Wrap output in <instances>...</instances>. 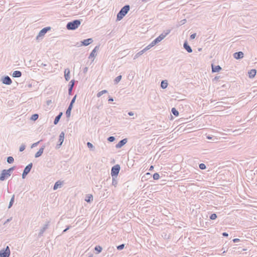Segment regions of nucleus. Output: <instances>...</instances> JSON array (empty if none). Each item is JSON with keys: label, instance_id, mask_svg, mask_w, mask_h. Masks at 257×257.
I'll return each instance as SVG.
<instances>
[{"label": "nucleus", "instance_id": "43", "mask_svg": "<svg viewBox=\"0 0 257 257\" xmlns=\"http://www.w3.org/2000/svg\"><path fill=\"white\" fill-rule=\"evenodd\" d=\"M209 218L211 220H214L217 218V215L215 213H213L210 215Z\"/></svg>", "mask_w": 257, "mask_h": 257}, {"label": "nucleus", "instance_id": "40", "mask_svg": "<svg viewBox=\"0 0 257 257\" xmlns=\"http://www.w3.org/2000/svg\"><path fill=\"white\" fill-rule=\"evenodd\" d=\"M115 138L113 136L109 137L107 138V141L109 142H113V141H115Z\"/></svg>", "mask_w": 257, "mask_h": 257}, {"label": "nucleus", "instance_id": "12", "mask_svg": "<svg viewBox=\"0 0 257 257\" xmlns=\"http://www.w3.org/2000/svg\"><path fill=\"white\" fill-rule=\"evenodd\" d=\"M244 54L241 51L235 52L233 54V57L236 59H240L243 57Z\"/></svg>", "mask_w": 257, "mask_h": 257}, {"label": "nucleus", "instance_id": "62", "mask_svg": "<svg viewBox=\"0 0 257 257\" xmlns=\"http://www.w3.org/2000/svg\"><path fill=\"white\" fill-rule=\"evenodd\" d=\"M225 132H226V135H227L228 134H229L230 131H229V130H227L225 131Z\"/></svg>", "mask_w": 257, "mask_h": 257}, {"label": "nucleus", "instance_id": "63", "mask_svg": "<svg viewBox=\"0 0 257 257\" xmlns=\"http://www.w3.org/2000/svg\"><path fill=\"white\" fill-rule=\"evenodd\" d=\"M87 67H85L84 70H83V72L85 73V72H86L87 71Z\"/></svg>", "mask_w": 257, "mask_h": 257}, {"label": "nucleus", "instance_id": "37", "mask_svg": "<svg viewBox=\"0 0 257 257\" xmlns=\"http://www.w3.org/2000/svg\"><path fill=\"white\" fill-rule=\"evenodd\" d=\"M240 240L238 238H234L233 239L232 241H230L229 242H228V245H231V242L232 241L233 243H237V242H240Z\"/></svg>", "mask_w": 257, "mask_h": 257}, {"label": "nucleus", "instance_id": "41", "mask_svg": "<svg viewBox=\"0 0 257 257\" xmlns=\"http://www.w3.org/2000/svg\"><path fill=\"white\" fill-rule=\"evenodd\" d=\"M199 168L201 170H204L206 168V165L203 163H201L199 165Z\"/></svg>", "mask_w": 257, "mask_h": 257}, {"label": "nucleus", "instance_id": "29", "mask_svg": "<svg viewBox=\"0 0 257 257\" xmlns=\"http://www.w3.org/2000/svg\"><path fill=\"white\" fill-rule=\"evenodd\" d=\"M112 185L114 186V187H116L117 184V177H115L114 176H112Z\"/></svg>", "mask_w": 257, "mask_h": 257}, {"label": "nucleus", "instance_id": "5", "mask_svg": "<svg viewBox=\"0 0 257 257\" xmlns=\"http://www.w3.org/2000/svg\"><path fill=\"white\" fill-rule=\"evenodd\" d=\"M10 253V248L7 246L6 248L0 250V257H9Z\"/></svg>", "mask_w": 257, "mask_h": 257}, {"label": "nucleus", "instance_id": "59", "mask_svg": "<svg viewBox=\"0 0 257 257\" xmlns=\"http://www.w3.org/2000/svg\"><path fill=\"white\" fill-rule=\"evenodd\" d=\"M161 35H163V39H164L167 36V35H166V33L164 32H163V33H162Z\"/></svg>", "mask_w": 257, "mask_h": 257}, {"label": "nucleus", "instance_id": "24", "mask_svg": "<svg viewBox=\"0 0 257 257\" xmlns=\"http://www.w3.org/2000/svg\"><path fill=\"white\" fill-rule=\"evenodd\" d=\"M256 73V70L255 69H251L248 72L249 77L251 78H253Z\"/></svg>", "mask_w": 257, "mask_h": 257}, {"label": "nucleus", "instance_id": "50", "mask_svg": "<svg viewBox=\"0 0 257 257\" xmlns=\"http://www.w3.org/2000/svg\"><path fill=\"white\" fill-rule=\"evenodd\" d=\"M196 36V33H194V34H191V36H190V39H191V40H192V39H195V38Z\"/></svg>", "mask_w": 257, "mask_h": 257}, {"label": "nucleus", "instance_id": "27", "mask_svg": "<svg viewBox=\"0 0 257 257\" xmlns=\"http://www.w3.org/2000/svg\"><path fill=\"white\" fill-rule=\"evenodd\" d=\"M168 84V82L167 80H163L161 82V87L162 89H165L167 87Z\"/></svg>", "mask_w": 257, "mask_h": 257}, {"label": "nucleus", "instance_id": "44", "mask_svg": "<svg viewBox=\"0 0 257 257\" xmlns=\"http://www.w3.org/2000/svg\"><path fill=\"white\" fill-rule=\"evenodd\" d=\"M87 146L88 147V148L92 150H93V149L94 148L93 145L90 142L87 143Z\"/></svg>", "mask_w": 257, "mask_h": 257}, {"label": "nucleus", "instance_id": "60", "mask_svg": "<svg viewBox=\"0 0 257 257\" xmlns=\"http://www.w3.org/2000/svg\"><path fill=\"white\" fill-rule=\"evenodd\" d=\"M73 87L74 86L72 84H70V83H69L68 88H71L73 89Z\"/></svg>", "mask_w": 257, "mask_h": 257}, {"label": "nucleus", "instance_id": "21", "mask_svg": "<svg viewBox=\"0 0 257 257\" xmlns=\"http://www.w3.org/2000/svg\"><path fill=\"white\" fill-rule=\"evenodd\" d=\"M33 167V164L31 163L30 164H28L26 167L25 168L24 171L28 173L29 174L30 172L31 171L32 168Z\"/></svg>", "mask_w": 257, "mask_h": 257}, {"label": "nucleus", "instance_id": "46", "mask_svg": "<svg viewBox=\"0 0 257 257\" xmlns=\"http://www.w3.org/2000/svg\"><path fill=\"white\" fill-rule=\"evenodd\" d=\"M26 148V146L24 144H22L20 147V149H19V151L20 152H23Z\"/></svg>", "mask_w": 257, "mask_h": 257}, {"label": "nucleus", "instance_id": "14", "mask_svg": "<svg viewBox=\"0 0 257 257\" xmlns=\"http://www.w3.org/2000/svg\"><path fill=\"white\" fill-rule=\"evenodd\" d=\"M98 49H99V46H95V48H94V49L90 53L89 56V58L95 57L96 55V51Z\"/></svg>", "mask_w": 257, "mask_h": 257}, {"label": "nucleus", "instance_id": "51", "mask_svg": "<svg viewBox=\"0 0 257 257\" xmlns=\"http://www.w3.org/2000/svg\"><path fill=\"white\" fill-rule=\"evenodd\" d=\"M39 64L41 66H43L44 67L47 66L46 64H44L43 63L41 62L40 61L38 62V65H39Z\"/></svg>", "mask_w": 257, "mask_h": 257}, {"label": "nucleus", "instance_id": "57", "mask_svg": "<svg viewBox=\"0 0 257 257\" xmlns=\"http://www.w3.org/2000/svg\"><path fill=\"white\" fill-rule=\"evenodd\" d=\"M128 114L130 116H133V115H134V113L133 111H130V112H128Z\"/></svg>", "mask_w": 257, "mask_h": 257}, {"label": "nucleus", "instance_id": "22", "mask_svg": "<svg viewBox=\"0 0 257 257\" xmlns=\"http://www.w3.org/2000/svg\"><path fill=\"white\" fill-rule=\"evenodd\" d=\"M163 39V35H160L159 36H158L157 38H156L155 40L153 41L154 43L156 45L158 43H159L160 42H161Z\"/></svg>", "mask_w": 257, "mask_h": 257}, {"label": "nucleus", "instance_id": "54", "mask_svg": "<svg viewBox=\"0 0 257 257\" xmlns=\"http://www.w3.org/2000/svg\"><path fill=\"white\" fill-rule=\"evenodd\" d=\"M72 88H68V94L69 95H72Z\"/></svg>", "mask_w": 257, "mask_h": 257}, {"label": "nucleus", "instance_id": "6", "mask_svg": "<svg viewBox=\"0 0 257 257\" xmlns=\"http://www.w3.org/2000/svg\"><path fill=\"white\" fill-rule=\"evenodd\" d=\"M51 28L50 27H47L42 29L39 33L38 36L36 37V39L38 40L40 37L44 36L45 34L50 30Z\"/></svg>", "mask_w": 257, "mask_h": 257}, {"label": "nucleus", "instance_id": "45", "mask_svg": "<svg viewBox=\"0 0 257 257\" xmlns=\"http://www.w3.org/2000/svg\"><path fill=\"white\" fill-rule=\"evenodd\" d=\"M124 247V244H121L116 246V248L118 250H121Z\"/></svg>", "mask_w": 257, "mask_h": 257}, {"label": "nucleus", "instance_id": "20", "mask_svg": "<svg viewBox=\"0 0 257 257\" xmlns=\"http://www.w3.org/2000/svg\"><path fill=\"white\" fill-rule=\"evenodd\" d=\"M221 69V67L219 65L214 66L212 64V72H217Z\"/></svg>", "mask_w": 257, "mask_h": 257}, {"label": "nucleus", "instance_id": "55", "mask_svg": "<svg viewBox=\"0 0 257 257\" xmlns=\"http://www.w3.org/2000/svg\"><path fill=\"white\" fill-rule=\"evenodd\" d=\"M40 141L37 142V143H35L34 144H33L32 146V147H36V146H37V145L39 143Z\"/></svg>", "mask_w": 257, "mask_h": 257}, {"label": "nucleus", "instance_id": "58", "mask_svg": "<svg viewBox=\"0 0 257 257\" xmlns=\"http://www.w3.org/2000/svg\"><path fill=\"white\" fill-rule=\"evenodd\" d=\"M108 101H113V98L111 97H109Z\"/></svg>", "mask_w": 257, "mask_h": 257}, {"label": "nucleus", "instance_id": "9", "mask_svg": "<svg viewBox=\"0 0 257 257\" xmlns=\"http://www.w3.org/2000/svg\"><path fill=\"white\" fill-rule=\"evenodd\" d=\"M9 176H10V174H9L6 169H4L2 171V173L0 176V180L4 181Z\"/></svg>", "mask_w": 257, "mask_h": 257}, {"label": "nucleus", "instance_id": "8", "mask_svg": "<svg viewBox=\"0 0 257 257\" xmlns=\"http://www.w3.org/2000/svg\"><path fill=\"white\" fill-rule=\"evenodd\" d=\"M64 136H65L64 133L63 132H62L59 136L58 144L56 146L57 148H59L60 147V146L62 145V144L64 141Z\"/></svg>", "mask_w": 257, "mask_h": 257}, {"label": "nucleus", "instance_id": "13", "mask_svg": "<svg viewBox=\"0 0 257 257\" xmlns=\"http://www.w3.org/2000/svg\"><path fill=\"white\" fill-rule=\"evenodd\" d=\"M183 47L188 53L192 52V49L191 47L189 45L187 41H185L184 43Z\"/></svg>", "mask_w": 257, "mask_h": 257}, {"label": "nucleus", "instance_id": "61", "mask_svg": "<svg viewBox=\"0 0 257 257\" xmlns=\"http://www.w3.org/2000/svg\"><path fill=\"white\" fill-rule=\"evenodd\" d=\"M212 138H213V137H211L209 135L207 136V139L208 140H211V139H212Z\"/></svg>", "mask_w": 257, "mask_h": 257}, {"label": "nucleus", "instance_id": "26", "mask_svg": "<svg viewBox=\"0 0 257 257\" xmlns=\"http://www.w3.org/2000/svg\"><path fill=\"white\" fill-rule=\"evenodd\" d=\"M85 201L88 203H90L93 200V196L91 194H88L86 196Z\"/></svg>", "mask_w": 257, "mask_h": 257}, {"label": "nucleus", "instance_id": "23", "mask_svg": "<svg viewBox=\"0 0 257 257\" xmlns=\"http://www.w3.org/2000/svg\"><path fill=\"white\" fill-rule=\"evenodd\" d=\"M64 77L66 81H68L70 79V71L68 69L65 70Z\"/></svg>", "mask_w": 257, "mask_h": 257}, {"label": "nucleus", "instance_id": "15", "mask_svg": "<svg viewBox=\"0 0 257 257\" xmlns=\"http://www.w3.org/2000/svg\"><path fill=\"white\" fill-rule=\"evenodd\" d=\"M45 147V146L44 145L41 147V148L39 149V150L35 154V158H38L42 155V154L44 152Z\"/></svg>", "mask_w": 257, "mask_h": 257}, {"label": "nucleus", "instance_id": "18", "mask_svg": "<svg viewBox=\"0 0 257 257\" xmlns=\"http://www.w3.org/2000/svg\"><path fill=\"white\" fill-rule=\"evenodd\" d=\"M22 72L20 71L16 70L13 72L12 76L13 77L19 78L22 76Z\"/></svg>", "mask_w": 257, "mask_h": 257}, {"label": "nucleus", "instance_id": "4", "mask_svg": "<svg viewBox=\"0 0 257 257\" xmlns=\"http://www.w3.org/2000/svg\"><path fill=\"white\" fill-rule=\"evenodd\" d=\"M120 167L119 165L117 164L113 166L111 169V176H114L117 177L119 172Z\"/></svg>", "mask_w": 257, "mask_h": 257}, {"label": "nucleus", "instance_id": "56", "mask_svg": "<svg viewBox=\"0 0 257 257\" xmlns=\"http://www.w3.org/2000/svg\"><path fill=\"white\" fill-rule=\"evenodd\" d=\"M70 84H72L73 86L74 85L75 83V80H71L70 82H69Z\"/></svg>", "mask_w": 257, "mask_h": 257}, {"label": "nucleus", "instance_id": "52", "mask_svg": "<svg viewBox=\"0 0 257 257\" xmlns=\"http://www.w3.org/2000/svg\"><path fill=\"white\" fill-rule=\"evenodd\" d=\"M12 219V218L11 217L9 219H8L4 223V224L5 225L6 224L8 223V222H9L10 221H11Z\"/></svg>", "mask_w": 257, "mask_h": 257}, {"label": "nucleus", "instance_id": "35", "mask_svg": "<svg viewBox=\"0 0 257 257\" xmlns=\"http://www.w3.org/2000/svg\"><path fill=\"white\" fill-rule=\"evenodd\" d=\"M107 93V91L106 90H103L97 93V97H100L101 95H102L103 94H105V93Z\"/></svg>", "mask_w": 257, "mask_h": 257}, {"label": "nucleus", "instance_id": "28", "mask_svg": "<svg viewBox=\"0 0 257 257\" xmlns=\"http://www.w3.org/2000/svg\"><path fill=\"white\" fill-rule=\"evenodd\" d=\"M156 45L154 42L152 41L149 45H148L147 47H146L143 50L145 51V52H146L147 51L150 49L152 47Z\"/></svg>", "mask_w": 257, "mask_h": 257}, {"label": "nucleus", "instance_id": "38", "mask_svg": "<svg viewBox=\"0 0 257 257\" xmlns=\"http://www.w3.org/2000/svg\"><path fill=\"white\" fill-rule=\"evenodd\" d=\"M121 77H122L121 75H119V76H117L114 80V83L116 84L118 83L120 81Z\"/></svg>", "mask_w": 257, "mask_h": 257}, {"label": "nucleus", "instance_id": "48", "mask_svg": "<svg viewBox=\"0 0 257 257\" xmlns=\"http://www.w3.org/2000/svg\"><path fill=\"white\" fill-rule=\"evenodd\" d=\"M28 173H26L23 171V174H22V178L25 179L26 177V176L28 175Z\"/></svg>", "mask_w": 257, "mask_h": 257}, {"label": "nucleus", "instance_id": "33", "mask_svg": "<svg viewBox=\"0 0 257 257\" xmlns=\"http://www.w3.org/2000/svg\"><path fill=\"white\" fill-rule=\"evenodd\" d=\"M94 249L97 251L96 253H99L102 251V248L99 245H96Z\"/></svg>", "mask_w": 257, "mask_h": 257}, {"label": "nucleus", "instance_id": "10", "mask_svg": "<svg viewBox=\"0 0 257 257\" xmlns=\"http://www.w3.org/2000/svg\"><path fill=\"white\" fill-rule=\"evenodd\" d=\"M92 42H93V39L92 38H88V39H85V40L81 41V44L80 46H87L89 45V44H91Z\"/></svg>", "mask_w": 257, "mask_h": 257}, {"label": "nucleus", "instance_id": "31", "mask_svg": "<svg viewBox=\"0 0 257 257\" xmlns=\"http://www.w3.org/2000/svg\"><path fill=\"white\" fill-rule=\"evenodd\" d=\"M14 200H15V195H13V196L12 197L10 201L9 205V206H8V208H10L12 206V205L14 204Z\"/></svg>", "mask_w": 257, "mask_h": 257}, {"label": "nucleus", "instance_id": "11", "mask_svg": "<svg viewBox=\"0 0 257 257\" xmlns=\"http://www.w3.org/2000/svg\"><path fill=\"white\" fill-rule=\"evenodd\" d=\"M127 142V139H124L120 140L115 146L116 148H121Z\"/></svg>", "mask_w": 257, "mask_h": 257}, {"label": "nucleus", "instance_id": "53", "mask_svg": "<svg viewBox=\"0 0 257 257\" xmlns=\"http://www.w3.org/2000/svg\"><path fill=\"white\" fill-rule=\"evenodd\" d=\"M171 30L170 29H168L164 31V32L166 33V35H168L171 32Z\"/></svg>", "mask_w": 257, "mask_h": 257}, {"label": "nucleus", "instance_id": "7", "mask_svg": "<svg viewBox=\"0 0 257 257\" xmlns=\"http://www.w3.org/2000/svg\"><path fill=\"white\" fill-rule=\"evenodd\" d=\"M1 81L3 84L10 85L12 83L11 78L9 76H5L2 77Z\"/></svg>", "mask_w": 257, "mask_h": 257}, {"label": "nucleus", "instance_id": "3", "mask_svg": "<svg viewBox=\"0 0 257 257\" xmlns=\"http://www.w3.org/2000/svg\"><path fill=\"white\" fill-rule=\"evenodd\" d=\"M130 6L128 5L123 6L117 14L116 19L117 21L121 20L128 12Z\"/></svg>", "mask_w": 257, "mask_h": 257}, {"label": "nucleus", "instance_id": "42", "mask_svg": "<svg viewBox=\"0 0 257 257\" xmlns=\"http://www.w3.org/2000/svg\"><path fill=\"white\" fill-rule=\"evenodd\" d=\"M15 167H12L10 168H9L8 170H6V171L8 172L9 174H10V175H11V172H13L15 170Z\"/></svg>", "mask_w": 257, "mask_h": 257}, {"label": "nucleus", "instance_id": "19", "mask_svg": "<svg viewBox=\"0 0 257 257\" xmlns=\"http://www.w3.org/2000/svg\"><path fill=\"white\" fill-rule=\"evenodd\" d=\"M63 115V112H60L58 115H57L54 120V124H57L59 121L62 115Z\"/></svg>", "mask_w": 257, "mask_h": 257}, {"label": "nucleus", "instance_id": "2", "mask_svg": "<svg viewBox=\"0 0 257 257\" xmlns=\"http://www.w3.org/2000/svg\"><path fill=\"white\" fill-rule=\"evenodd\" d=\"M82 20L78 19L68 22L66 25V29L68 30H75L80 25Z\"/></svg>", "mask_w": 257, "mask_h": 257}, {"label": "nucleus", "instance_id": "25", "mask_svg": "<svg viewBox=\"0 0 257 257\" xmlns=\"http://www.w3.org/2000/svg\"><path fill=\"white\" fill-rule=\"evenodd\" d=\"M72 107H73V106L71 105V104H69L68 108L67 109L66 111V115L67 117H70Z\"/></svg>", "mask_w": 257, "mask_h": 257}, {"label": "nucleus", "instance_id": "1", "mask_svg": "<svg viewBox=\"0 0 257 257\" xmlns=\"http://www.w3.org/2000/svg\"><path fill=\"white\" fill-rule=\"evenodd\" d=\"M235 166V164L230 161H226V171L228 172L229 178L228 181L232 182L234 180V173H235V170L234 167L232 166ZM226 175H228V174L226 173Z\"/></svg>", "mask_w": 257, "mask_h": 257}, {"label": "nucleus", "instance_id": "32", "mask_svg": "<svg viewBox=\"0 0 257 257\" xmlns=\"http://www.w3.org/2000/svg\"><path fill=\"white\" fill-rule=\"evenodd\" d=\"M171 112L176 116H177L179 115L178 111L174 107L172 108Z\"/></svg>", "mask_w": 257, "mask_h": 257}, {"label": "nucleus", "instance_id": "47", "mask_svg": "<svg viewBox=\"0 0 257 257\" xmlns=\"http://www.w3.org/2000/svg\"><path fill=\"white\" fill-rule=\"evenodd\" d=\"M76 95H75L73 97V98L72 99L71 102H70V103L69 104H71V105L73 106L74 103L75 102V100H76Z\"/></svg>", "mask_w": 257, "mask_h": 257}, {"label": "nucleus", "instance_id": "36", "mask_svg": "<svg viewBox=\"0 0 257 257\" xmlns=\"http://www.w3.org/2000/svg\"><path fill=\"white\" fill-rule=\"evenodd\" d=\"M39 117V115L37 113L33 114L31 117V119L34 121L36 120Z\"/></svg>", "mask_w": 257, "mask_h": 257}, {"label": "nucleus", "instance_id": "17", "mask_svg": "<svg viewBox=\"0 0 257 257\" xmlns=\"http://www.w3.org/2000/svg\"><path fill=\"white\" fill-rule=\"evenodd\" d=\"M48 223L45 224L44 225V226L40 229V232L38 234V236H42L44 232L48 228Z\"/></svg>", "mask_w": 257, "mask_h": 257}, {"label": "nucleus", "instance_id": "39", "mask_svg": "<svg viewBox=\"0 0 257 257\" xmlns=\"http://www.w3.org/2000/svg\"><path fill=\"white\" fill-rule=\"evenodd\" d=\"M160 178V175L158 173H155L153 175V179L154 180H158Z\"/></svg>", "mask_w": 257, "mask_h": 257}, {"label": "nucleus", "instance_id": "49", "mask_svg": "<svg viewBox=\"0 0 257 257\" xmlns=\"http://www.w3.org/2000/svg\"><path fill=\"white\" fill-rule=\"evenodd\" d=\"M71 227V226L68 225L67 227L63 231V233L66 232L68 229Z\"/></svg>", "mask_w": 257, "mask_h": 257}, {"label": "nucleus", "instance_id": "34", "mask_svg": "<svg viewBox=\"0 0 257 257\" xmlns=\"http://www.w3.org/2000/svg\"><path fill=\"white\" fill-rule=\"evenodd\" d=\"M7 161L9 164H12L14 162V159L13 157L9 156L7 158Z\"/></svg>", "mask_w": 257, "mask_h": 257}, {"label": "nucleus", "instance_id": "64", "mask_svg": "<svg viewBox=\"0 0 257 257\" xmlns=\"http://www.w3.org/2000/svg\"><path fill=\"white\" fill-rule=\"evenodd\" d=\"M153 169H154V166L152 165V166H150V168H149V170H150V171H151V170H152Z\"/></svg>", "mask_w": 257, "mask_h": 257}, {"label": "nucleus", "instance_id": "30", "mask_svg": "<svg viewBox=\"0 0 257 257\" xmlns=\"http://www.w3.org/2000/svg\"><path fill=\"white\" fill-rule=\"evenodd\" d=\"M145 52V51L143 49L142 50L140 51V52H139L138 53H137L135 55L134 59H137L139 56H140L141 55H143Z\"/></svg>", "mask_w": 257, "mask_h": 257}, {"label": "nucleus", "instance_id": "16", "mask_svg": "<svg viewBox=\"0 0 257 257\" xmlns=\"http://www.w3.org/2000/svg\"><path fill=\"white\" fill-rule=\"evenodd\" d=\"M62 184H63V182L62 181H61L60 180L57 181L54 186H53V190H57L58 188H61L62 185Z\"/></svg>", "mask_w": 257, "mask_h": 257}]
</instances>
